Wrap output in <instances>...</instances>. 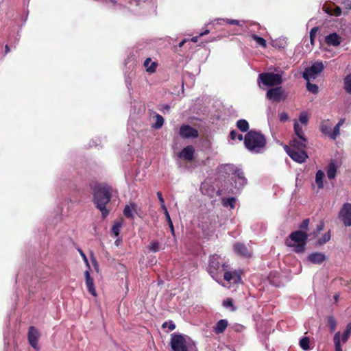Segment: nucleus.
I'll list each match as a JSON object with an SVG mask.
<instances>
[{
  "label": "nucleus",
  "mask_w": 351,
  "mask_h": 351,
  "mask_svg": "<svg viewBox=\"0 0 351 351\" xmlns=\"http://www.w3.org/2000/svg\"><path fill=\"white\" fill-rule=\"evenodd\" d=\"M309 117L306 112L303 111L300 114L298 119H293L294 136L289 142V146L287 145V154L295 162H304L308 158L305 151L307 139L303 130L308 123Z\"/></svg>",
  "instance_id": "f257e3e1"
},
{
  "label": "nucleus",
  "mask_w": 351,
  "mask_h": 351,
  "mask_svg": "<svg viewBox=\"0 0 351 351\" xmlns=\"http://www.w3.org/2000/svg\"><path fill=\"white\" fill-rule=\"evenodd\" d=\"M111 191L112 189L108 184H99L93 190V201L95 207L101 212L103 219L106 218L110 213L106 206L112 198Z\"/></svg>",
  "instance_id": "f03ea898"
},
{
  "label": "nucleus",
  "mask_w": 351,
  "mask_h": 351,
  "mask_svg": "<svg viewBox=\"0 0 351 351\" xmlns=\"http://www.w3.org/2000/svg\"><path fill=\"white\" fill-rule=\"evenodd\" d=\"M244 144L248 150L258 153L265 147L266 138L260 132L250 130L245 136Z\"/></svg>",
  "instance_id": "7ed1b4c3"
},
{
  "label": "nucleus",
  "mask_w": 351,
  "mask_h": 351,
  "mask_svg": "<svg viewBox=\"0 0 351 351\" xmlns=\"http://www.w3.org/2000/svg\"><path fill=\"white\" fill-rule=\"evenodd\" d=\"M188 340L190 339L186 335L171 334L170 341L171 351H190L191 343Z\"/></svg>",
  "instance_id": "20e7f679"
},
{
  "label": "nucleus",
  "mask_w": 351,
  "mask_h": 351,
  "mask_svg": "<svg viewBox=\"0 0 351 351\" xmlns=\"http://www.w3.org/2000/svg\"><path fill=\"white\" fill-rule=\"evenodd\" d=\"M225 267V264L220 263L219 256L213 254L209 258L207 271L214 280L219 282V275L222 271L226 270Z\"/></svg>",
  "instance_id": "39448f33"
},
{
  "label": "nucleus",
  "mask_w": 351,
  "mask_h": 351,
  "mask_svg": "<svg viewBox=\"0 0 351 351\" xmlns=\"http://www.w3.org/2000/svg\"><path fill=\"white\" fill-rule=\"evenodd\" d=\"M324 66L322 62H315L311 66L306 67L302 74V77L306 81L315 80L324 70Z\"/></svg>",
  "instance_id": "423d86ee"
},
{
  "label": "nucleus",
  "mask_w": 351,
  "mask_h": 351,
  "mask_svg": "<svg viewBox=\"0 0 351 351\" xmlns=\"http://www.w3.org/2000/svg\"><path fill=\"white\" fill-rule=\"evenodd\" d=\"M261 82L267 86H278L282 84L281 75L274 73H263L258 75Z\"/></svg>",
  "instance_id": "0eeeda50"
},
{
  "label": "nucleus",
  "mask_w": 351,
  "mask_h": 351,
  "mask_svg": "<svg viewBox=\"0 0 351 351\" xmlns=\"http://www.w3.org/2000/svg\"><path fill=\"white\" fill-rule=\"evenodd\" d=\"M339 218L343 221L345 226H351V204H343L339 213Z\"/></svg>",
  "instance_id": "6e6552de"
},
{
  "label": "nucleus",
  "mask_w": 351,
  "mask_h": 351,
  "mask_svg": "<svg viewBox=\"0 0 351 351\" xmlns=\"http://www.w3.org/2000/svg\"><path fill=\"white\" fill-rule=\"evenodd\" d=\"M224 167L237 177L238 180H235V182H239V187H242L247 184V179L244 176L243 171L241 169L234 166L233 165L227 164L224 165Z\"/></svg>",
  "instance_id": "1a4fd4ad"
},
{
  "label": "nucleus",
  "mask_w": 351,
  "mask_h": 351,
  "mask_svg": "<svg viewBox=\"0 0 351 351\" xmlns=\"http://www.w3.org/2000/svg\"><path fill=\"white\" fill-rule=\"evenodd\" d=\"M40 333L34 326H30L28 330L27 339L30 346L36 350H39L38 345Z\"/></svg>",
  "instance_id": "9d476101"
},
{
  "label": "nucleus",
  "mask_w": 351,
  "mask_h": 351,
  "mask_svg": "<svg viewBox=\"0 0 351 351\" xmlns=\"http://www.w3.org/2000/svg\"><path fill=\"white\" fill-rule=\"evenodd\" d=\"M180 135L184 138H197L199 133L197 130L189 125H182L180 128Z\"/></svg>",
  "instance_id": "9b49d317"
},
{
  "label": "nucleus",
  "mask_w": 351,
  "mask_h": 351,
  "mask_svg": "<svg viewBox=\"0 0 351 351\" xmlns=\"http://www.w3.org/2000/svg\"><path fill=\"white\" fill-rule=\"evenodd\" d=\"M243 274V271L241 269L234 270V271H226L224 273L223 278L225 280L228 282H230L233 280V282L235 284H239L242 282L241 276Z\"/></svg>",
  "instance_id": "f8f14e48"
},
{
  "label": "nucleus",
  "mask_w": 351,
  "mask_h": 351,
  "mask_svg": "<svg viewBox=\"0 0 351 351\" xmlns=\"http://www.w3.org/2000/svg\"><path fill=\"white\" fill-rule=\"evenodd\" d=\"M283 89L281 86L270 88L266 94L267 98L275 102H279L283 95Z\"/></svg>",
  "instance_id": "ddd939ff"
},
{
  "label": "nucleus",
  "mask_w": 351,
  "mask_h": 351,
  "mask_svg": "<svg viewBox=\"0 0 351 351\" xmlns=\"http://www.w3.org/2000/svg\"><path fill=\"white\" fill-rule=\"evenodd\" d=\"M234 252L238 256L243 258H249L251 257V252L247 248V247L241 243H235L233 246Z\"/></svg>",
  "instance_id": "4468645a"
},
{
  "label": "nucleus",
  "mask_w": 351,
  "mask_h": 351,
  "mask_svg": "<svg viewBox=\"0 0 351 351\" xmlns=\"http://www.w3.org/2000/svg\"><path fill=\"white\" fill-rule=\"evenodd\" d=\"M84 277H85V283L87 287V290L90 294L93 296H97V292L95 290L94 280L90 276V272L88 270L84 271Z\"/></svg>",
  "instance_id": "2eb2a0df"
},
{
  "label": "nucleus",
  "mask_w": 351,
  "mask_h": 351,
  "mask_svg": "<svg viewBox=\"0 0 351 351\" xmlns=\"http://www.w3.org/2000/svg\"><path fill=\"white\" fill-rule=\"evenodd\" d=\"M194 147L192 145H187L179 153V157L182 159L191 161L194 158Z\"/></svg>",
  "instance_id": "dca6fc26"
},
{
  "label": "nucleus",
  "mask_w": 351,
  "mask_h": 351,
  "mask_svg": "<svg viewBox=\"0 0 351 351\" xmlns=\"http://www.w3.org/2000/svg\"><path fill=\"white\" fill-rule=\"evenodd\" d=\"M325 42L328 46L337 47L341 43V37L337 33H331L325 37Z\"/></svg>",
  "instance_id": "f3484780"
},
{
  "label": "nucleus",
  "mask_w": 351,
  "mask_h": 351,
  "mask_svg": "<svg viewBox=\"0 0 351 351\" xmlns=\"http://www.w3.org/2000/svg\"><path fill=\"white\" fill-rule=\"evenodd\" d=\"M308 261L313 264H322L325 261L326 257L324 253L315 252L308 256Z\"/></svg>",
  "instance_id": "a211bd4d"
},
{
  "label": "nucleus",
  "mask_w": 351,
  "mask_h": 351,
  "mask_svg": "<svg viewBox=\"0 0 351 351\" xmlns=\"http://www.w3.org/2000/svg\"><path fill=\"white\" fill-rule=\"evenodd\" d=\"M138 206L136 203L132 202L129 205H126L123 209V215L124 216L130 219H133L134 218L133 212L136 213Z\"/></svg>",
  "instance_id": "6ab92c4d"
},
{
  "label": "nucleus",
  "mask_w": 351,
  "mask_h": 351,
  "mask_svg": "<svg viewBox=\"0 0 351 351\" xmlns=\"http://www.w3.org/2000/svg\"><path fill=\"white\" fill-rule=\"evenodd\" d=\"M290 239L295 243H306L307 234L300 230L295 231L291 234Z\"/></svg>",
  "instance_id": "aec40b11"
},
{
  "label": "nucleus",
  "mask_w": 351,
  "mask_h": 351,
  "mask_svg": "<svg viewBox=\"0 0 351 351\" xmlns=\"http://www.w3.org/2000/svg\"><path fill=\"white\" fill-rule=\"evenodd\" d=\"M337 167L334 160H331L326 168L327 177L330 180H333L336 177Z\"/></svg>",
  "instance_id": "412c9836"
},
{
  "label": "nucleus",
  "mask_w": 351,
  "mask_h": 351,
  "mask_svg": "<svg viewBox=\"0 0 351 351\" xmlns=\"http://www.w3.org/2000/svg\"><path fill=\"white\" fill-rule=\"evenodd\" d=\"M228 325V322L226 319H220L213 327V331L215 334H221L225 331Z\"/></svg>",
  "instance_id": "4be33fe9"
},
{
  "label": "nucleus",
  "mask_w": 351,
  "mask_h": 351,
  "mask_svg": "<svg viewBox=\"0 0 351 351\" xmlns=\"http://www.w3.org/2000/svg\"><path fill=\"white\" fill-rule=\"evenodd\" d=\"M319 130L325 135L328 136L330 138V135L332 133L331 130V123L329 119L324 120L321 122L319 125Z\"/></svg>",
  "instance_id": "5701e85b"
},
{
  "label": "nucleus",
  "mask_w": 351,
  "mask_h": 351,
  "mask_svg": "<svg viewBox=\"0 0 351 351\" xmlns=\"http://www.w3.org/2000/svg\"><path fill=\"white\" fill-rule=\"evenodd\" d=\"M325 174L323 171L318 170L315 174V186L317 189V191L324 188V179Z\"/></svg>",
  "instance_id": "b1692460"
},
{
  "label": "nucleus",
  "mask_w": 351,
  "mask_h": 351,
  "mask_svg": "<svg viewBox=\"0 0 351 351\" xmlns=\"http://www.w3.org/2000/svg\"><path fill=\"white\" fill-rule=\"evenodd\" d=\"M143 66L145 67L147 72L153 73L156 70L158 63L156 62H152L150 58H147L144 61Z\"/></svg>",
  "instance_id": "393cba45"
},
{
  "label": "nucleus",
  "mask_w": 351,
  "mask_h": 351,
  "mask_svg": "<svg viewBox=\"0 0 351 351\" xmlns=\"http://www.w3.org/2000/svg\"><path fill=\"white\" fill-rule=\"evenodd\" d=\"M325 11L330 15L339 16L341 14V10L339 6L330 5L326 8Z\"/></svg>",
  "instance_id": "a878e982"
},
{
  "label": "nucleus",
  "mask_w": 351,
  "mask_h": 351,
  "mask_svg": "<svg viewBox=\"0 0 351 351\" xmlns=\"http://www.w3.org/2000/svg\"><path fill=\"white\" fill-rule=\"evenodd\" d=\"M343 88L347 93L351 94V73L343 78Z\"/></svg>",
  "instance_id": "bb28decb"
},
{
  "label": "nucleus",
  "mask_w": 351,
  "mask_h": 351,
  "mask_svg": "<svg viewBox=\"0 0 351 351\" xmlns=\"http://www.w3.org/2000/svg\"><path fill=\"white\" fill-rule=\"evenodd\" d=\"M341 341H342L341 338V334L339 332H337L335 334L333 338L335 351H342Z\"/></svg>",
  "instance_id": "cd10ccee"
},
{
  "label": "nucleus",
  "mask_w": 351,
  "mask_h": 351,
  "mask_svg": "<svg viewBox=\"0 0 351 351\" xmlns=\"http://www.w3.org/2000/svg\"><path fill=\"white\" fill-rule=\"evenodd\" d=\"M237 127L243 132H247L249 123L245 119H239L237 122Z\"/></svg>",
  "instance_id": "c85d7f7f"
},
{
  "label": "nucleus",
  "mask_w": 351,
  "mask_h": 351,
  "mask_svg": "<svg viewBox=\"0 0 351 351\" xmlns=\"http://www.w3.org/2000/svg\"><path fill=\"white\" fill-rule=\"evenodd\" d=\"M222 204L223 206L228 207L230 206L231 208H235L236 204V198L235 197H228L222 199Z\"/></svg>",
  "instance_id": "c756f323"
},
{
  "label": "nucleus",
  "mask_w": 351,
  "mask_h": 351,
  "mask_svg": "<svg viewBox=\"0 0 351 351\" xmlns=\"http://www.w3.org/2000/svg\"><path fill=\"white\" fill-rule=\"evenodd\" d=\"M306 243H298L295 245H290L292 251L296 253H302L305 250Z\"/></svg>",
  "instance_id": "7c9ffc66"
},
{
  "label": "nucleus",
  "mask_w": 351,
  "mask_h": 351,
  "mask_svg": "<svg viewBox=\"0 0 351 351\" xmlns=\"http://www.w3.org/2000/svg\"><path fill=\"white\" fill-rule=\"evenodd\" d=\"M300 346L304 350L310 349V339L307 337H304L300 340Z\"/></svg>",
  "instance_id": "2f4dec72"
},
{
  "label": "nucleus",
  "mask_w": 351,
  "mask_h": 351,
  "mask_svg": "<svg viewBox=\"0 0 351 351\" xmlns=\"http://www.w3.org/2000/svg\"><path fill=\"white\" fill-rule=\"evenodd\" d=\"M351 335V322L346 326V328L341 336L343 343H346Z\"/></svg>",
  "instance_id": "473e14b6"
},
{
  "label": "nucleus",
  "mask_w": 351,
  "mask_h": 351,
  "mask_svg": "<svg viewBox=\"0 0 351 351\" xmlns=\"http://www.w3.org/2000/svg\"><path fill=\"white\" fill-rule=\"evenodd\" d=\"M252 38L254 40L256 41L257 45H258L259 46L264 47V48L266 47L267 43H266V40L263 38L260 37V36H257L256 34H252Z\"/></svg>",
  "instance_id": "72a5a7b5"
},
{
  "label": "nucleus",
  "mask_w": 351,
  "mask_h": 351,
  "mask_svg": "<svg viewBox=\"0 0 351 351\" xmlns=\"http://www.w3.org/2000/svg\"><path fill=\"white\" fill-rule=\"evenodd\" d=\"M306 89L308 92L312 93L315 95L317 94L319 90L318 86L315 84H311L310 81H307Z\"/></svg>",
  "instance_id": "f704fd0d"
},
{
  "label": "nucleus",
  "mask_w": 351,
  "mask_h": 351,
  "mask_svg": "<svg viewBox=\"0 0 351 351\" xmlns=\"http://www.w3.org/2000/svg\"><path fill=\"white\" fill-rule=\"evenodd\" d=\"M328 326L331 332H334L336 329L337 322L334 317L330 316L328 317Z\"/></svg>",
  "instance_id": "c9c22d12"
},
{
  "label": "nucleus",
  "mask_w": 351,
  "mask_h": 351,
  "mask_svg": "<svg viewBox=\"0 0 351 351\" xmlns=\"http://www.w3.org/2000/svg\"><path fill=\"white\" fill-rule=\"evenodd\" d=\"M122 223L121 222H116L113 224L112 227V233L115 236L117 237L119 234L120 229L121 228Z\"/></svg>",
  "instance_id": "e433bc0d"
},
{
  "label": "nucleus",
  "mask_w": 351,
  "mask_h": 351,
  "mask_svg": "<svg viewBox=\"0 0 351 351\" xmlns=\"http://www.w3.org/2000/svg\"><path fill=\"white\" fill-rule=\"evenodd\" d=\"M149 249L152 252H157L160 250V244L158 241H152L149 245Z\"/></svg>",
  "instance_id": "4c0bfd02"
},
{
  "label": "nucleus",
  "mask_w": 351,
  "mask_h": 351,
  "mask_svg": "<svg viewBox=\"0 0 351 351\" xmlns=\"http://www.w3.org/2000/svg\"><path fill=\"white\" fill-rule=\"evenodd\" d=\"M318 31L317 27H313L310 31V40L312 45H314L315 44V39L316 36V34Z\"/></svg>",
  "instance_id": "58836bf2"
},
{
  "label": "nucleus",
  "mask_w": 351,
  "mask_h": 351,
  "mask_svg": "<svg viewBox=\"0 0 351 351\" xmlns=\"http://www.w3.org/2000/svg\"><path fill=\"white\" fill-rule=\"evenodd\" d=\"M230 138L232 140L238 139L239 141H241L243 139V135L241 134H238L237 131L232 130L230 133Z\"/></svg>",
  "instance_id": "ea45409f"
},
{
  "label": "nucleus",
  "mask_w": 351,
  "mask_h": 351,
  "mask_svg": "<svg viewBox=\"0 0 351 351\" xmlns=\"http://www.w3.org/2000/svg\"><path fill=\"white\" fill-rule=\"evenodd\" d=\"M340 126L337 124L335 126L334 129L332 130V133L330 135V138L335 140L340 134Z\"/></svg>",
  "instance_id": "a19ab883"
},
{
  "label": "nucleus",
  "mask_w": 351,
  "mask_h": 351,
  "mask_svg": "<svg viewBox=\"0 0 351 351\" xmlns=\"http://www.w3.org/2000/svg\"><path fill=\"white\" fill-rule=\"evenodd\" d=\"M330 239V232L328 231L327 233H325L323 237L319 239L318 243L319 245H323L328 242Z\"/></svg>",
  "instance_id": "79ce46f5"
},
{
  "label": "nucleus",
  "mask_w": 351,
  "mask_h": 351,
  "mask_svg": "<svg viewBox=\"0 0 351 351\" xmlns=\"http://www.w3.org/2000/svg\"><path fill=\"white\" fill-rule=\"evenodd\" d=\"M156 122L155 123V128L157 129L160 128L163 125L164 119L161 115H160L158 114H156Z\"/></svg>",
  "instance_id": "37998d69"
},
{
  "label": "nucleus",
  "mask_w": 351,
  "mask_h": 351,
  "mask_svg": "<svg viewBox=\"0 0 351 351\" xmlns=\"http://www.w3.org/2000/svg\"><path fill=\"white\" fill-rule=\"evenodd\" d=\"M223 21L229 25L242 26V23L239 20L226 19H223Z\"/></svg>",
  "instance_id": "c03bdc74"
},
{
  "label": "nucleus",
  "mask_w": 351,
  "mask_h": 351,
  "mask_svg": "<svg viewBox=\"0 0 351 351\" xmlns=\"http://www.w3.org/2000/svg\"><path fill=\"white\" fill-rule=\"evenodd\" d=\"M223 305L226 307H233V300L232 298H228L227 300H223Z\"/></svg>",
  "instance_id": "a18cd8bd"
},
{
  "label": "nucleus",
  "mask_w": 351,
  "mask_h": 351,
  "mask_svg": "<svg viewBox=\"0 0 351 351\" xmlns=\"http://www.w3.org/2000/svg\"><path fill=\"white\" fill-rule=\"evenodd\" d=\"M165 217L168 222V224L171 229V231L172 234H174V228H173V222L171 221L169 214L168 215H165Z\"/></svg>",
  "instance_id": "49530a36"
},
{
  "label": "nucleus",
  "mask_w": 351,
  "mask_h": 351,
  "mask_svg": "<svg viewBox=\"0 0 351 351\" xmlns=\"http://www.w3.org/2000/svg\"><path fill=\"white\" fill-rule=\"evenodd\" d=\"M78 251H79L81 256L82 257L84 261L85 262L86 266L88 267V269H90V265H89V263H88V258H87L86 254L80 249Z\"/></svg>",
  "instance_id": "de8ad7c7"
},
{
  "label": "nucleus",
  "mask_w": 351,
  "mask_h": 351,
  "mask_svg": "<svg viewBox=\"0 0 351 351\" xmlns=\"http://www.w3.org/2000/svg\"><path fill=\"white\" fill-rule=\"evenodd\" d=\"M310 220L308 219H304L302 223L300 224V227L302 229L306 230L307 229L308 224H309Z\"/></svg>",
  "instance_id": "09e8293b"
},
{
  "label": "nucleus",
  "mask_w": 351,
  "mask_h": 351,
  "mask_svg": "<svg viewBox=\"0 0 351 351\" xmlns=\"http://www.w3.org/2000/svg\"><path fill=\"white\" fill-rule=\"evenodd\" d=\"M324 228V222H321L317 226V231H316V233H315V236L319 234L322 230H323Z\"/></svg>",
  "instance_id": "8fccbe9b"
},
{
  "label": "nucleus",
  "mask_w": 351,
  "mask_h": 351,
  "mask_svg": "<svg viewBox=\"0 0 351 351\" xmlns=\"http://www.w3.org/2000/svg\"><path fill=\"white\" fill-rule=\"evenodd\" d=\"M157 197L158 198V200H159V202L161 204H164L165 203V199L162 197V193L160 191H158L157 192Z\"/></svg>",
  "instance_id": "3c124183"
},
{
  "label": "nucleus",
  "mask_w": 351,
  "mask_h": 351,
  "mask_svg": "<svg viewBox=\"0 0 351 351\" xmlns=\"http://www.w3.org/2000/svg\"><path fill=\"white\" fill-rule=\"evenodd\" d=\"M102 2L107 5L111 3L112 6H114L117 4L115 0H102Z\"/></svg>",
  "instance_id": "603ef678"
},
{
  "label": "nucleus",
  "mask_w": 351,
  "mask_h": 351,
  "mask_svg": "<svg viewBox=\"0 0 351 351\" xmlns=\"http://www.w3.org/2000/svg\"><path fill=\"white\" fill-rule=\"evenodd\" d=\"M160 207L162 209V210L164 211L165 215H168L169 214L165 203L161 204Z\"/></svg>",
  "instance_id": "864d4df0"
},
{
  "label": "nucleus",
  "mask_w": 351,
  "mask_h": 351,
  "mask_svg": "<svg viewBox=\"0 0 351 351\" xmlns=\"http://www.w3.org/2000/svg\"><path fill=\"white\" fill-rule=\"evenodd\" d=\"M279 119L281 122H285V112H282L279 114Z\"/></svg>",
  "instance_id": "5fc2aeb1"
},
{
  "label": "nucleus",
  "mask_w": 351,
  "mask_h": 351,
  "mask_svg": "<svg viewBox=\"0 0 351 351\" xmlns=\"http://www.w3.org/2000/svg\"><path fill=\"white\" fill-rule=\"evenodd\" d=\"M168 328L169 330L172 331L176 328V325L172 322H170Z\"/></svg>",
  "instance_id": "6e6d98bb"
},
{
  "label": "nucleus",
  "mask_w": 351,
  "mask_h": 351,
  "mask_svg": "<svg viewBox=\"0 0 351 351\" xmlns=\"http://www.w3.org/2000/svg\"><path fill=\"white\" fill-rule=\"evenodd\" d=\"M210 31L208 29H206L204 32H201L199 35V36H203L204 35H206L208 34H209Z\"/></svg>",
  "instance_id": "4d7b16f0"
},
{
  "label": "nucleus",
  "mask_w": 351,
  "mask_h": 351,
  "mask_svg": "<svg viewBox=\"0 0 351 351\" xmlns=\"http://www.w3.org/2000/svg\"><path fill=\"white\" fill-rule=\"evenodd\" d=\"M187 41L186 39H184L182 40L179 44H178V47H183V45H184V43Z\"/></svg>",
  "instance_id": "13d9d810"
},
{
  "label": "nucleus",
  "mask_w": 351,
  "mask_h": 351,
  "mask_svg": "<svg viewBox=\"0 0 351 351\" xmlns=\"http://www.w3.org/2000/svg\"><path fill=\"white\" fill-rule=\"evenodd\" d=\"M344 122H345V119H341L337 124L341 127L344 123Z\"/></svg>",
  "instance_id": "bf43d9fd"
},
{
  "label": "nucleus",
  "mask_w": 351,
  "mask_h": 351,
  "mask_svg": "<svg viewBox=\"0 0 351 351\" xmlns=\"http://www.w3.org/2000/svg\"><path fill=\"white\" fill-rule=\"evenodd\" d=\"M198 38H199V36H193L191 38V41L193 42V43H196L198 40Z\"/></svg>",
  "instance_id": "052dcab7"
},
{
  "label": "nucleus",
  "mask_w": 351,
  "mask_h": 351,
  "mask_svg": "<svg viewBox=\"0 0 351 351\" xmlns=\"http://www.w3.org/2000/svg\"><path fill=\"white\" fill-rule=\"evenodd\" d=\"M5 53H7L10 51V47L8 45H5Z\"/></svg>",
  "instance_id": "680f3d73"
},
{
  "label": "nucleus",
  "mask_w": 351,
  "mask_h": 351,
  "mask_svg": "<svg viewBox=\"0 0 351 351\" xmlns=\"http://www.w3.org/2000/svg\"><path fill=\"white\" fill-rule=\"evenodd\" d=\"M168 326V323L167 322H164L162 325V328H165Z\"/></svg>",
  "instance_id": "e2e57ef3"
},
{
  "label": "nucleus",
  "mask_w": 351,
  "mask_h": 351,
  "mask_svg": "<svg viewBox=\"0 0 351 351\" xmlns=\"http://www.w3.org/2000/svg\"><path fill=\"white\" fill-rule=\"evenodd\" d=\"M92 261H93V263L95 265V266H96L97 263V261H96L95 258L93 257Z\"/></svg>",
  "instance_id": "0e129e2a"
},
{
  "label": "nucleus",
  "mask_w": 351,
  "mask_h": 351,
  "mask_svg": "<svg viewBox=\"0 0 351 351\" xmlns=\"http://www.w3.org/2000/svg\"><path fill=\"white\" fill-rule=\"evenodd\" d=\"M337 299H338V295H335V301H337Z\"/></svg>",
  "instance_id": "69168bd1"
},
{
  "label": "nucleus",
  "mask_w": 351,
  "mask_h": 351,
  "mask_svg": "<svg viewBox=\"0 0 351 351\" xmlns=\"http://www.w3.org/2000/svg\"><path fill=\"white\" fill-rule=\"evenodd\" d=\"M138 2L141 1V0H136Z\"/></svg>",
  "instance_id": "338daca9"
}]
</instances>
